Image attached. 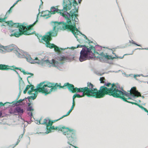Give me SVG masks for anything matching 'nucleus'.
Listing matches in <instances>:
<instances>
[{
	"label": "nucleus",
	"instance_id": "nucleus-1",
	"mask_svg": "<svg viewBox=\"0 0 148 148\" xmlns=\"http://www.w3.org/2000/svg\"><path fill=\"white\" fill-rule=\"evenodd\" d=\"M76 11V9L75 10H71L70 11V14L66 12H65V14H67L66 16L64 15V16L66 20V23L63 21L60 22L51 21V24L53 27V29L47 32L46 36L47 37V39L50 40L51 36H56L57 34V31L59 29H68L72 32L77 38V40L79 41L78 37L76 34V33H78V32H79L75 25V22H77L78 21L75 13Z\"/></svg>",
	"mask_w": 148,
	"mask_h": 148
},
{
	"label": "nucleus",
	"instance_id": "nucleus-2",
	"mask_svg": "<svg viewBox=\"0 0 148 148\" xmlns=\"http://www.w3.org/2000/svg\"><path fill=\"white\" fill-rule=\"evenodd\" d=\"M12 12V10L10 8L8 11L6 13L4 18H0V22H5L9 26L16 27L17 28V29L12 31L14 33L11 34L10 36H14L16 37H18L23 34L25 35L31 34V33L30 30L31 29L32 27L34 26L38 21V17L35 22L32 24L30 25L29 26H25V23L23 24L18 23H14L12 21L8 22H6L5 20L7 18L8 15Z\"/></svg>",
	"mask_w": 148,
	"mask_h": 148
},
{
	"label": "nucleus",
	"instance_id": "nucleus-3",
	"mask_svg": "<svg viewBox=\"0 0 148 148\" xmlns=\"http://www.w3.org/2000/svg\"><path fill=\"white\" fill-rule=\"evenodd\" d=\"M93 85L90 83H88L87 87H86L82 88H87V89H84L82 92L75 91V92H82L83 95H79L76 93L74 95L75 97L80 98L84 97L85 95L88 97H93L96 98H101L104 97L106 95V91L108 89L104 87L101 86L99 90H98L96 88H93Z\"/></svg>",
	"mask_w": 148,
	"mask_h": 148
},
{
	"label": "nucleus",
	"instance_id": "nucleus-4",
	"mask_svg": "<svg viewBox=\"0 0 148 148\" xmlns=\"http://www.w3.org/2000/svg\"><path fill=\"white\" fill-rule=\"evenodd\" d=\"M17 56L19 58H25L27 61L32 64H40L43 66L45 63H50L51 64V66L55 67L58 69H59L60 66L63 64V63L59 62L54 60L53 59L51 61H49L48 60H44L42 59L41 60H39L37 58H35L34 59L32 58L30 55H29L27 53L25 52L23 53H20L17 51H15Z\"/></svg>",
	"mask_w": 148,
	"mask_h": 148
},
{
	"label": "nucleus",
	"instance_id": "nucleus-5",
	"mask_svg": "<svg viewBox=\"0 0 148 148\" xmlns=\"http://www.w3.org/2000/svg\"><path fill=\"white\" fill-rule=\"evenodd\" d=\"M88 41L89 42L88 43L90 46L89 48L86 47L85 45H78L76 47H71V49H74L77 48L84 47V48H82L80 52L79 60L81 62L92 59L94 57H95V55L96 53L98 54L97 52L95 51V47L90 44V43H92V42L89 40Z\"/></svg>",
	"mask_w": 148,
	"mask_h": 148
},
{
	"label": "nucleus",
	"instance_id": "nucleus-6",
	"mask_svg": "<svg viewBox=\"0 0 148 148\" xmlns=\"http://www.w3.org/2000/svg\"><path fill=\"white\" fill-rule=\"evenodd\" d=\"M58 86V84L56 83H51L48 82H43L38 84V86L40 87L39 92L45 93V95L50 94L51 91H54L57 88L56 86Z\"/></svg>",
	"mask_w": 148,
	"mask_h": 148
},
{
	"label": "nucleus",
	"instance_id": "nucleus-7",
	"mask_svg": "<svg viewBox=\"0 0 148 148\" xmlns=\"http://www.w3.org/2000/svg\"><path fill=\"white\" fill-rule=\"evenodd\" d=\"M112 89L107 88L108 90L106 91V95L112 96L114 97L120 98L123 101L132 104H135V102L127 101L124 97H121L120 95H123V93L122 91L119 90V87L118 85L117 86H114V84L112 85Z\"/></svg>",
	"mask_w": 148,
	"mask_h": 148
},
{
	"label": "nucleus",
	"instance_id": "nucleus-8",
	"mask_svg": "<svg viewBox=\"0 0 148 148\" xmlns=\"http://www.w3.org/2000/svg\"><path fill=\"white\" fill-rule=\"evenodd\" d=\"M47 33L46 34V35L42 37L41 35H39L38 34H36V35L38 37V39L40 40V38H41V42L44 44H45V46L47 47H49L50 48H54V50L56 51L60 52L61 50H64L66 49L69 48L67 47L64 49L59 48L57 46L53 44H51L49 43V41L51 40L52 38L51 37L53 36H50V39H47V37L46 36Z\"/></svg>",
	"mask_w": 148,
	"mask_h": 148
},
{
	"label": "nucleus",
	"instance_id": "nucleus-9",
	"mask_svg": "<svg viewBox=\"0 0 148 148\" xmlns=\"http://www.w3.org/2000/svg\"><path fill=\"white\" fill-rule=\"evenodd\" d=\"M68 131L63 132V134L65 135L68 138L67 143L69 145L73 146L75 148H79L76 146H73L72 144H73L76 139V132L72 129L67 128Z\"/></svg>",
	"mask_w": 148,
	"mask_h": 148
},
{
	"label": "nucleus",
	"instance_id": "nucleus-10",
	"mask_svg": "<svg viewBox=\"0 0 148 148\" xmlns=\"http://www.w3.org/2000/svg\"><path fill=\"white\" fill-rule=\"evenodd\" d=\"M15 47V45L14 44H11L6 46H4L0 44V52L2 53H4L6 52H10L12 51H13L16 55V54L15 52L16 51H17L21 53L25 52L23 51H20L18 48L15 49L14 47Z\"/></svg>",
	"mask_w": 148,
	"mask_h": 148
},
{
	"label": "nucleus",
	"instance_id": "nucleus-11",
	"mask_svg": "<svg viewBox=\"0 0 148 148\" xmlns=\"http://www.w3.org/2000/svg\"><path fill=\"white\" fill-rule=\"evenodd\" d=\"M60 84L59 85L58 84V86H57V85L56 86V88H57V87H59V89H60L61 88L66 89V88H64V87L66 86L69 90L72 93H74L75 91H77V92H82L84 90V89L86 90V89H87V88H84V89L83 88H78L77 87L75 88L73 84H70L69 83H65L64 85L62 86H61Z\"/></svg>",
	"mask_w": 148,
	"mask_h": 148
},
{
	"label": "nucleus",
	"instance_id": "nucleus-12",
	"mask_svg": "<svg viewBox=\"0 0 148 148\" xmlns=\"http://www.w3.org/2000/svg\"><path fill=\"white\" fill-rule=\"evenodd\" d=\"M130 93L127 92L125 91H124V92H122L123 95H120L121 97H124V95L125 96L127 97H129L130 96H132L134 98H136V97H141V95L140 92H138V90H136L135 87H133L130 90Z\"/></svg>",
	"mask_w": 148,
	"mask_h": 148
},
{
	"label": "nucleus",
	"instance_id": "nucleus-13",
	"mask_svg": "<svg viewBox=\"0 0 148 148\" xmlns=\"http://www.w3.org/2000/svg\"><path fill=\"white\" fill-rule=\"evenodd\" d=\"M72 3H73V6H75L77 5V3L75 0H63L62 5L63 9L62 10L65 12L68 10L71 9V8Z\"/></svg>",
	"mask_w": 148,
	"mask_h": 148
},
{
	"label": "nucleus",
	"instance_id": "nucleus-14",
	"mask_svg": "<svg viewBox=\"0 0 148 148\" xmlns=\"http://www.w3.org/2000/svg\"><path fill=\"white\" fill-rule=\"evenodd\" d=\"M47 129V131L46 132V133L47 134L50 132H51V130H53V129H56V130H60L62 132V133L63 132H64V130H65V128L64 127H61L60 126V127H56L55 128V127L54 126H49L48 127H46ZM68 130H67V131ZM66 131H65V132H66Z\"/></svg>",
	"mask_w": 148,
	"mask_h": 148
},
{
	"label": "nucleus",
	"instance_id": "nucleus-15",
	"mask_svg": "<svg viewBox=\"0 0 148 148\" xmlns=\"http://www.w3.org/2000/svg\"><path fill=\"white\" fill-rule=\"evenodd\" d=\"M50 14H55L56 12H57L58 13H59L61 15L64 16V15H65V11L63 10L62 11L61 10H60L58 9L57 8L53 6L50 9Z\"/></svg>",
	"mask_w": 148,
	"mask_h": 148
},
{
	"label": "nucleus",
	"instance_id": "nucleus-16",
	"mask_svg": "<svg viewBox=\"0 0 148 148\" xmlns=\"http://www.w3.org/2000/svg\"><path fill=\"white\" fill-rule=\"evenodd\" d=\"M8 65H5L4 64H0V70H12L14 71L18 75H18H19L17 71L14 69H12L8 68L7 67H9Z\"/></svg>",
	"mask_w": 148,
	"mask_h": 148
},
{
	"label": "nucleus",
	"instance_id": "nucleus-17",
	"mask_svg": "<svg viewBox=\"0 0 148 148\" xmlns=\"http://www.w3.org/2000/svg\"><path fill=\"white\" fill-rule=\"evenodd\" d=\"M53 121H51V120L48 119H44V121L43 123H41V124L43 125L45 124L46 125V127L51 126L52 125Z\"/></svg>",
	"mask_w": 148,
	"mask_h": 148
},
{
	"label": "nucleus",
	"instance_id": "nucleus-18",
	"mask_svg": "<svg viewBox=\"0 0 148 148\" xmlns=\"http://www.w3.org/2000/svg\"><path fill=\"white\" fill-rule=\"evenodd\" d=\"M38 93V92L37 91L35 92L34 93L31 92L30 93V94H29V95H31L30 96L28 97L27 99H28L29 101L30 102V99H31L32 100L35 99Z\"/></svg>",
	"mask_w": 148,
	"mask_h": 148
},
{
	"label": "nucleus",
	"instance_id": "nucleus-19",
	"mask_svg": "<svg viewBox=\"0 0 148 148\" xmlns=\"http://www.w3.org/2000/svg\"><path fill=\"white\" fill-rule=\"evenodd\" d=\"M30 90L28 91L27 93L28 94H30L31 92H36L37 91L38 92H39V89L40 88V87L38 86V84L36 86V89L34 88L33 85H32L30 84Z\"/></svg>",
	"mask_w": 148,
	"mask_h": 148
},
{
	"label": "nucleus",
	"instance_id": "nucleus-20",
	"mask_svg": "<svg viewBox=\"0 0 148 148\" xmlns=\"http://www.w3.org/2000/svg\"><path fill=\"white\" fill-rule=\"evenodd\" d=\"M15 112H17L18 114H22L23 113L24 110L19 106L16 107L14 109Z\"/></svg>",
	"mask_w": 148,
	"mask_h": 148
},
{
	"label": "nucleus",
	"instance_id": "nucleus-21",
	"mask_svg": "<svg viewBox=\"0 0 148 148\" xmlns=\"http://www.w3.org/2000/svg\"><path fill=\"white\" fill-rule=\"evenodd\" d=\"M44 13H46V14H43V13H42V14L41 15V16H42L44 18H45L46 19H47L48 18H49V17H50V16H49L50 14H50V12L48 10H47Z\"/></svg>",
	"mask_w": 148,
	"mask_h": 148
},
{
	"label": "nucleus",
	"instance_id": "nucleus-22",
	"mask_svg": "<svg viewBox=\"0 0 148 148\" xmlns=\"http://www.w3.org/2000/svg\"><path fill=\"white\" fill-rule=\"evenodd\" d=\"M27 99L26 98H24L23 99H20V100H18V101H13L12 102H7L5 103H9V104H11L12 103H13V104H14V105H16V104L17 103H21V102L24 101L25 99Z\"/></svg>",
	"mask_w": 148,
	"mask_h": 148
},
{
	"label": "nucleus",
	"instance_id": "nucleus-23",
	"mask_svg": "<svg viewBox=\"0 0 148 148\" xmlns=\"http://www.w3.org/2000/svg\"><path fill=\"white\" fill-rule=\"evenodd\" d=\"M99 55L102 57H105L107 59H111V57L110 56L108 55L106 53H104L103 52H101Z\"/></svg>",
	"mask_w": 148,
	"mask_h": 148
},
{
	"label": "nucleus",
	"instance_id": "nucleus-24",
	"mask_svg": "<svg viewBox=\"0 0 148 148\" xmlns=\"http://www.w3.org/2000/svg\"><path fill=\"white\" fill-rule=\"evenodd\" d=\"M57 59L59 61H64L66 60V58L63 56L59 55L57 57Z\"/></svg>",
	"mask_w": 148,
	"mask_h": 148
},
{
	"label": "nucleus",
	"instance_id": "nucleus-25",
	"mask_svg": "<svg viewBox=\"0 0 148 148\" xmlns=\"http://www.w3.org/2000/svg\"><path fill=\"white\" fill-rule=\"evenodd\" d=\"M114 84V86H117V85H118V86H119V87H120V86L119 85V84H118V83H117L116 84H114V83H113L112 85V86H111V88H107L105 86H106L107 87H109V86L110 85H111V83H107V84H104V86H103V87H105L106 88H108V89H112V85ZM120 88H119V89Z\"/></svg>",
	"mask_w": 148,
	"mask_h": 148
},
{
	"label": "nucleus",
	"instance_id": "nucleus-26",
	"mask_svg": "<svg viewBox=\"0 0 148 148\" xmlns=\"http://www.w3.org/2000/svg\"><path fill=\"white\" fill-rule=\"evenodd\" d=\"M19 83V90H22L24 88L25 85L24 82H21Z\"/></svg>",
	"mask_w": 148,
	"mask_h": 148
},
{
	"label": "nucleus",
	"instance_id": "nucleus-27",
	"mask_svg": "<svg viewBox=\"0 0 148 148\" xmlns=\"http://www.w3.org/2000/svg\"><path fill=\"white\" fill-rule=\"evenodd\" d=\"M22 72L23 73L24 75H26V74L31 75L27 77V79H28V78L33 77L34 74L33 73H29L27 71L25 72V70H23L22 71Z\"/></svg>",
	"mask_w": 148,
	"mask_h": 148
},
{
	"label": "nucleus",
	"instance_id": "nucleus-28",
	"mask_svg": "<svg viewBox=\"0 0 148 148\" xmlns=\"http://www.w3.org/2000/svg\"><path fill=\"white\" fill-rule=\"evenodd\" d=\"M72 111V110L70 109V110L68 111V112L67 113V114L66 115H63L58 120H55L54 121H58V120H60V119H62L63 118L68 116L70 114V113Z\"/></svg>",
	"mask_w": 148,
	"mask_h": 148
},
{
	"label": "nucleus",
	"instance_id": "nucleus-29",
	"mask_svg": "<svg viewBox=\"0 0 148 148\" xmlns=\"http://www.w3.org/2000/svg\"><path fill=\"white\" fill-rule=\"evenodd\" d=\"M133 52H132V53L130 54H125V55H124V56H123V57H118L117 56H116V54H115V53H113V52H112V53H113V54H115V56H116V57H113V58H120V59H122V58H123L124 56L126 55H132V54H133Z\"/></svg>",
	"mask_w": 148,
	"mask_h": 148
},
{
	"label": "nucleus",
	"instance_id": "nucleus-30",
	"mask_svg": "<svg viewBox=\"0 0 148 148\" xmlns=\"http://www.w3.org/2000/svg\"><path fill=\"white\" fill-rule=\"evenodd\" d=\"M101 83H104L106 80L105 78L103 77H101L99 79Z\"/></svg>",
	"mask_w": 148,
	"mask_h": 148
},
{
	"label": "nucleus",
	"instance_id": "nucleus-31",
	"mask_svg": "<svg viewBox=\"0 0 148 148\" xmlns=\"http://www.w3.org/2000/svg\"><path fill=\"white\" fill-rule=\"evenodd\" d=\"M10 67H13L15 69H18L19 70H20L21 72H22V71L23 70H24L22 69L21 68H18V67H15L14 66H10Z\"/></svg>",
	"mask_w": 148,
	"mask_h": 148
},
{
	"label": "nucleus",
	"instance_id": "nucleus-32",
	"mask_svg": "<svg viewBox=\"0 0 148 148\" xmlns=\"http://www.w3.org/2000/svg\"><path fill=\"white\" fill-rule=\"evenodd\" d=\"M25 129L24 128L23 129V134H22L21 135L19 136V138L18 139H21L23 137V135H24L25 133Z\"/></svg>",
	"mask_w": 148,
	"mask_h": 148
},
{
	"label": "nucleus",
	"instance_id": "nucleus-33",
	"mask_svg": "<svg viewBox=\"0 0 148 148\" xmlns=\"http://www.w3.org/2000/svg\"><path fill=\"white\" fill-rule=\"evenodd\" d=\"M129 42L130 43H132V44H134L136 46H141L140 45H138L135 42H134L133 41V40H132L131 41L130 40Z\"/></svg>",
	"mask_w": 148,
	"mask_h": 148
},
{
	"label": "nucleus",
	"instance_id": "nucleus-34",
	"mask_svg": "<svg viewBox=\"0 0 148 148\" xmlns=\"http://www.w3.org/2000/svg\"><path fill=\"white\" fill-rule=\"evenodd\" d=\"M27 111H34V109L32 108V106H29L27 109Z\"/></svg>",
	"mask_w": 148,
	"mask_h": 148
},
{
	"label": "nucleus",
	"instance_id": "nucleus-35",
	"mask_svg": "<svg viewBox=\"0 0 148 148\" xmlns=\"http://www.w3.org/2000/svg\"><path fill=\"white\" fill-rule=\"evenodd\" d=\"M6 103H5L4 104H3V103L1 102H0V106H4L5 105V104ZM2 115V113L0 112V117H1Z\"/></svg>",
	"mask_w": 148,
	"mask_h": 148
},
{
	"label": "nucleus",
	"instance_id": "nucleus-36",
	"mask_svg": "<svg viewBox=\"0 0 148 148\" xmlns=\"http://www.w3.org/2000/svg\"><path fill=\"white\" fill-rule=\"evenodd\" d=\"M21 92H22V90H19V93L18 95V97L16 99V100H18V99L19 98V97H20V96L21 95Z\"/></svg>",
	"mask_w": 148,
	"mask_h": 148
},
{
	"label": "nucleus",
	"instance_id": "nucleus-37",
	"mask_svg": "<svg viewBox=\"0 0 148 148\" xmlns=\"http://www.w3.org/2000/svg\"><path fill=\"white\" fill-rule=\"evenodd\" d=\"M18 77H19V83L20 82H23L22 80V78L19 75H18Z\"/></svg>",
	"mask_w": 148,
	"mask_h": 148
},
{
	"label": "nucleus",
	"instance_id": "nucleus-38",
	"mask_svg": "<svg viewBox=\"0 0 148 148\" xmlns=\"http://www.w3.org/2000/svg\"><path fill=\"white\" fill-rule=\"evenodd\" d=\"M105 73H100L98 72H96V74L98 75H100V76H101L102 75H103V74H104Z\"/></svg>",
	"mask_w": 148,
	"mask_h": 148
},
{
	"label": "nucleus",
	"instance_id": "nucleus-39",
	"mask_svg": "<svg viewBox=\"0 0 148 148\" xmlns=\"http://www.w3.org/2000/svg\"><path fill=\"white\" fill-rule=\"evenodd\" d=\"M20 141V139H18V141H17V142L16 144H15V145L12 148H14V147L15 146H16V145H17L18 144V143H19V142Z\"/></svg>",
	"mask_w": 148,
	"mask_h": 148
},
{
	"label": "nucleus",
	"instance_id": "nucleus-40",
	"mask_svg": "<svg viewBox=\"0 0 148 148\" xmlns=\"http://www.w3.org/2000/svg\"><path fill=\"white\" fill-rule=\"evenodd\" d=\"M28 114L29 116H32V112H29L27 113Z\"/></svg>",
	"mask_w": 148,
	"mask_h": 148
},
{
	"label": "nucleus",
	"instance_id": "nucleus-41",
	"mask_svg": "<svg viewBox=\"0 0 148 148\" xmlns=\"http://www.w3.org/2000/svg\"><path fill=\"white\" fill-rule=\"evenodd\" d=\"M75 96L74 95L73 97V101H74V103H75Z\"/></svg>",
	"mask_w": 148,
	"mask_h": 148
},
{
	"label": "nucleus",
	"instance_id": "nucleus-42",
	"mask_svg": "<svg viewBox=\"0 0 148 148\" xmlns=\"http://www.w3.org/2000/svg\"><path fill=\"white\" fill-rule=\"evenodd\" d=\"M121 70H119V71H110V72H114L115 73H118L119 71H120Z\"/></svg>",
	"mask_w": 148,
	"mask_h": 148
},
{
	"label": "nucleus",
	"instance_id": "nucleus-43",
	"mask_svg": "<svg viewBox=\"0 0 148 148\" xmlns=\"http://www.w3.org/2000/svg\"><path fill=\"white\" fill-rule=\"evenodd\" d=\"M30 85H27L25 88H26L28 90L30 87Z\"/></svg>",
	"mask_w": 148,
	"mask_h": 148
},
{
	"label": "nucleus",
	"instance_id": "nucleus-44",
	"mask_svg": "<svg viewBox=\"0 0 148 148\" xmlns=\"http://www.w3.org/2000/svg\"><path fill=\"white\" fill-rule=\"evenodd\" d=\"M82 35L84 36V37L86 38V40H89L87 38L86 36L84 34H82Z\"/></svg>",
	"mask_w": 148,
	"mask_h": 148
},
{
	"label": "nucleus",
	"instance_id": "nucleus-45",
	"mask_svg": "<svg viewBox=\"0 0 148 148\" xmlns=\"http://www.w3.org/2000/svg\"><path fill=\"white\" fill-rule=\"evenodd\" d=\"M139 76H140L139 75H134V78L135 79H136V77Z\"/></svg>",
	"mask_w": 148,
	"mask_h": 148
},
{
	"label": "nucleus",
	"instance_id": "nucleus-46",
	"mask_svg": "<svg viewBox=\"0 0 148 148\" xmlns=\"http://www.w3.org/2000/svg\"><path fill=\"white\" fill-rule=\"evenodd\" d=\"M145 112H148V111L147 110V109L145 108L143 110Z\"/></svg>",
	"mask_w": 148,
	"mask_h": 148
},
{
	"label": "nucleus",
	"instance_id": "nucleus-47",
	"mask_svg": "<svg viewBox=\"0 0 148 148\" xmlns=\"http://www.w3.org/2000/svg\"><path fill=\"white\" fill-rule=\"evenodd\" d=\"M146 49V48H137L136 49Z\"/></svg>",
	"mask_w": 148,
	"mask_h": 148
},
{
	"label": "nucleus",
	"instance_id": "nucleus-48",
	"mask_svg": "<svg viewBox=\"0 0 148 148\" xmlns=\"http://www.w3.org/2000/svg\"><path fill=\"white\" fill-rule=\"evenodd\" d=\"M75 106V103H74V102H73L72 105V106L74 107V106Z\"/></svg>",
	"mask_w": 148,
	"mask_h": 148
},
{
	"label": "nucleus",
	"instance_id": "nucleus-49",
	"mask_svg": "<svg viewBox=\"0 0 148 148\" xmlns=\"http://www.w3.org/2000/svg\"><path fill=\"white\" fill-rule=\"evenodd\" d=\"M18 2V0H17V1L14 4V5H15L16 4H17V3Z\"/></svg>",
	"mask_w": 148,
	"mask_h": 148
},
{
	"label": "nucleus",
	"instance_id": "nucleus-50",
	"mask_svg": "<svg viewBox=\"0 0 148 148\" xmlns=\"http://www.w3.org/2000/svg\"><path fill=\"white\" fill-rule=\"evenodd\" d=\"M138 106L139 108H141V107H142V106H141V105H139V104H138Z\"/></svg>",
	"mask_w": 148,
	"mask_h": 148
},
{
	"label": "nucleus",
	"instance_id": "nucleus-51",
	"mask_svg": "<svg viewBox=\"0 0 148 148\" xmlns=\"http://www.w3.org/2000/svg\"><path fill=\"white\" fill-rule=\"evenodd\" d=\"M27 91L25 90H24L23 91V93L24 94H25L26 92Z\"/></svg>",
	"mask_w": 148,
	"mask_h": 148
},
{
	"label": "nucleus",
	"instance_id": "nucleus-52",
	"mask_svg": "<svg viewBox=\"0 0 148 148\" xmlns=\"http://www.w3.org/2000/svg\"><path fill=\"white\" fill-rule=\"evenodd\" d=\"M40 120L39 121H38V123H37V124H41V123H40Z\"/></svg>",
	"mask_w": 148,
	"mask_h": 148
},
{
	"label": "nucleus",
	"instance_id": "nucleus-53",
	"mask_svg": "<svg viewBox=\"0 0 148 148\" xmlns=\"http://www.w3.org/2000/svg\"><path fill=\"white\" fill-rule=\"evenodd\" d=\"M142 76L145 77H148V75L146 76H143V75H142Z\"/></svg>",
	"mask_w": 148,
	"mask_h": 148
},
{
	"label": "nucleus",
	"instance_id": "nucleus-54",
	"mask_svg": "<svg viewBox=\"0 0 148 148\" xmlns=\"http://www.w3.org/2000/svg\"><path fill=\"white\" fill-rule=\"evenodd\" d=\"M142 110H143L144 108H144L143 107V106H142V107H141V108Z\"/></svg>",
	"mask_w": 148,
	"mask_h": 148
},
{
	"label": "nucleus",
	"instance_id": "nucleus-55",
	"mask_svg": "<svg viewBox=\"0 0 148 148\" xmlns=\"http://www.w3.org/2000/svg\"><path fill=\"white\" fill-rule=\"evenodd\" d=\"M134 104L136 105H137V106H138V104L137 103H135V104Z\"/></svg>",
	"mask_w": 148,
	"mask_h": 148
},
{
	"label": "nucleus",
	"instance_id": "nucleus-56",
	"mask_svg": "<svg viewBox=\"0 0 148 148\" xmlns=\"http://www.w3.org/2000/svg\"><path fill=\"white\" fill-rule=\"evenodd\" d=\"M27 82H28V83L29 84H30V82H29V80H28V79H27Z\"/></svg>",
	"mask_w": 148,
	"mask_h": 148
},
{
	"label": "nucleus",
	"instance_id": "nucleus-57",
	"mask_svg": "<svg viewBox=\"0 0 148 148\" xmlns=\"http://www.w3.org/2000/svg\"><path fill=\"white\" fill-rule=\"evenodd\" d=\"M31 104V103H28V106H29Z\"/></svg>",
	"mask_w": 148,
	"mask_h": 148
},
{
	"label": "nucleus",
	"instance_id": "nucleus-58",
	"mask_svg": "<svg viewBox=\"0 0 148 148\" xmlns=\"http://www.w3.org/2000/svg\"><path fill=\"white\" fill-rule=\"evenodd\" d=\"M73 107H72V106H71V109H70L71 110H72L73 108Z\"/></svg>",
	"mask_w": 148,
	"mask_h": 148
},
{
	"label": "nucleus",
	"instance_id": "nucleus-59",
	"mask_svg": "<svg viewBox=\"0 0 148 148\" xmlns=\"http://www.w3.org/2000/svg\"><path fill=\"white\" fill-rule=\"evenodd\" d=\"M131 98H130V97H128L127 99H126L127 100V99H131Z\"/></svg>",
	"mask_w": 148,
	"mask_h": 148
},
{
	"label": "nucleus",
	"instance_id": "nucleus-60",
	"mask_svg": "<svg viewBox=\"0 0 148 148\" xmlns=\"http://www.w3.org/2000/svg\"><path fill=\"white\" fill-rule=\"evenodd\" d=\"M78 1H79V3H80L81 1V0H78Z\"/></svg>",
	"mask_w": 148,
	"mask_h": 148
},
{
	"label": "nucleus",
	"instance_id": "nucleus-61",
	"mask_svg": "<svg viewBox=\"0 0 148 148\" xmlns=\"http://www.w3.org/2000/svg\"><path fill=\"white\" fill-rule=\"evenodd\" d=\"M15 5H14V4H13V5L11 7L12 8H13V7Z\"/></svg>",
	"mask_w": 148,
	"mask_h": 148
},
{
	"label": "nucleus",
	"instance_id": "nucleus-62",
	"mask_svg": "<svg viewBox=\"0 0 148 148\" xmlns=\"http://www.w3.org/2000/svg\"><path fill=\"white\" fill-rule=\"evenodd\" d=\"M15 5H14V4H13V5L11 7L12 8H13V7Z\"/></svg>",
	"mask_w": 148,
	"mask_h": 148
},
{
	"label": "nucleus",
	"instance_id": "nucleus-63",
	"mask_svg": "<svg viewBox=\"0 0 148 148\" xmlns=\"http://www.w3.org/2000/svg\"><path fill=\"white\" fill-rule=\"evenodd\" d=\"M24 90H25L26 91H27V89L26 88H25Z\"/></svg>",
	"mask_w": 148,
	"mask_h": 148
},
{
	"label": "nucleus",
	"instance_id": "nucleus-64",
	"mask_svg": "<svg viewBox=\"0 0 148 148\" xmlns=\"http://www.w3.org/2000/svg\"><path fill=\"white\" fill-rule=\"evenodd\" d=\"M12 8L11 7L10 8V9H11L12 10V8Z\"/></svg>",
	"mask_w": 148,
	"mask_h": 148
}]
</instances>
